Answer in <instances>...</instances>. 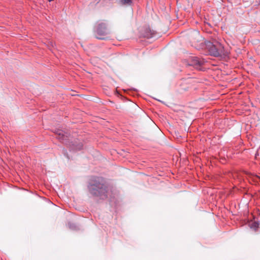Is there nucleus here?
Listing matches in <instances>:
<instances>
[{
    "mask_svg": "<svg viewBox=\"0 0 260 260\" xmlns=\"http://www.w3.org/2000/svg\"><path fill=\"white\" fill-rule=\"evenodd\" d=\"M88 189L90 193L100 199L105 200L114 197L113 188L106 184L104 179L101 177H94L89 183Z\"/></svg>",
    "mask_w": 260,
    "mask_h": 260,
    "instance_id": "1",
    "label": "nucleus"
},
{
    "mask_svg": "<svg viewBox=\"0 0 260 260\" xmlns=\"http://www.w3.org/2000/svg\"><path fill=\"white\" fill-rule=\"evenodd\" d=\"M209 53L211 55L218 57L222 56L225 54L224 48L219 42L215 41L214 42H208L206 44Z\"/></svg>",
    "mask_w": 260,
    "mask_h": 260,
    "instance_id": "2",
    "label": "nucleus"
},
{
    "mask_svg": "<svg viewBox=\"0 0 260 260\" xmlns=\"http://www.w3.org/2000/svg\"><path fill=\"white\" fill-rule=\"evenodd\" d=\"M95 32L96 38L100 40L105 39L106 38L105 36L109 32L107 25L105 22L99 23L96 26Z\"/></svg>",
    "mask_w": 260,
    "mask_h": 260,
    "instance_id": "3",
    "label": "nucleus"
},
{
    "mask_svg": "<svg viewBox=\"0 0 260 260\" xmlns=\"http://www.w3.org/2000/svg\"><path fill=\"white\" fill-rule=\"evenodd\" d=\"M56 134L58 135L57 139L60 141H64L68 137L67 133L62 130L58 129L56 132Z\"/></svg>",
    "mask_w": 260,
    "mask_h": 260,
    "instance_id": "4",
    "label": "nucleus"
},
{
    "mask_svg": "<svg viewBox=\"0 0 260 260\" xmlns=\"http://www.w3.org/2000/svg\"><path fill=\"white\" fill-rule=\"evenodd\" d=\"M155 34L154 31L151 30L150 28H146L144 32V37L147 38H151L153 37Z\"/></svg>",
    "mask_w": 260,
    "mask_h": 260,
    "instance_id": "5",
    "label": "nucleus"
},
{
    "mask_svg": "<svg viewBox=\"0 0 260 260\" xmlns=\"http://www.w3.org/2000/svg\"><path fill=\"white\" fill-rule=\"evenodd\" d=\"M121 4L123 5H131L133 0H119Z\"/></svg>",
    "mask_w": 260,
    "mask_h": 260,
    "instance_id": "6",
    "label": "nucleus"
},
{
    "mask_svg": "<svg viewBox=\"0 0 260 260\" xmlns=\"http://www.w3.org/2000/svg\"><path fill=\"white\" fill-rule=\"evenodd\" d=\"M259 224L256 222H252L250 225V228L256 231L258 228Z\"/></svg>",
    "mask_w": 260,
    "mask_h": 260,
    "instance_id": "7",
    "label": "nucleus"
},
{
    "mask_svg": "<svg viewBox=\"0 0 260 260\" xmlns=\"http://www.w3.org/2000/svg\"><path fill=\"white\" fill-rule=\"evenodd\" d=\"M193 64L196 66H201L202 63V62L199 60V58H194L193 59Z\"/></svg>",
    "mask_w": 260,
    "mask_h": 260,
    "instance_id": "8",
    "label": "nucleus"
},
{
    "mask_svg": "<svg viewBox=\"0 0 260 260\" xmlns=\"http://www.w3.org/2000/svg\"><path fill=\"white\" fill-rule=\"evenodd\" d=\"M82 148H83V145H82V144H80L78 145L75 147V149L76 150H79L82 149Z\"/></svg>",
    "mask_w": 260,
    "mask_h": 260,
    "instance_id": "9",
    "label": "nucleus"
},
{
    "mask_svg": "<svg viewBox=\"0 0 260 260\" xmlns=\"http://www.w3.org/2000/svg\"><path fill=\"white\" fill-rule=\"evenodd\" d=\"M49 2L53 1V0H48Z\"/></svg>",
    "mask_w": 260,
    "mask_h": 260,
    "instance_id": "10",
    "label": "nucleus"
},
{
    "mask_svg": "<svg viewBox=\"0 0 260 260\" xmlns=\"http://www.w3.org/2000/svg\"><path fill=\"white\" fill-rule=\"evenodd\" d=\"M258 4L260 5V1H259Z\"/></svg>",
    "mask_w": 260,
    "mask_h": 260,
    "instance_id": "11",
    "label": "nucleus"
}]
</instances>
